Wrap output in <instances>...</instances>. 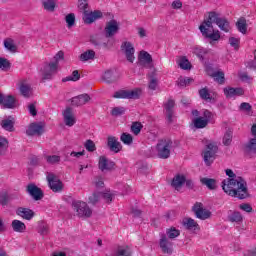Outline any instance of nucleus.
Instances as JSON below:
<instances>
[{"mask_svg":"<svg viewBox=\"0 0 256 256\" xmlns=\"http://www.w3.org/2000/svg\"><path fill=\"white\" fill-rule=\"evenodd\" d=\"M78 8L80 11L83 12V14L87 13V9H89V3L87 2V0H79Z\"/></svg>","mask_w":256,"mask_h":256,"instance_id":"54","label":"nucleus"},{"mask_svg":"<svg viewBox=\"0 0 256 256\" xmlns=\"http://www.w3.org/2000/svg\"><path fill=\"white\" fill-rule=\"evenodd\" d=\"M48 185L53 193H61L63 191V182L55 175V173L48 172L46 174Z\"/></svg>","mask_w":256,"mask_h":256,"instance_id":"6","label":"nucleus"},{"mask_svg":"<svg viewBox=\"0 0 256 256\" xmlns=\"http://www.w3.org/2000/svg\"><path fill=\"white\" fill-rule=\"evenodd\" d=\"M139 65L145 69H153V57L147 51H141L139 55Z\"/></svg>","mask_w":256,"mask_h":256,"instance_id":"12","label":"nucleus"},{"mask_svg":"<svg viewBox=\"0 0 256 256\" xmlns=\"http://www.w3.org/2000/svg\"><path fill=\"white\" fill-rule=\"evenodd\" d=\"M173 141L169 138L161 139L156 145L157 156L159 159H169L171 157V149Z\"/></svg>","mask_w":256,"mask_h":256,"instance_id":"3","label":"nucleus"},{"mask_svg":"<svg viewBox=\"0 0 256 256\" xmlns=\"http://www.w3.org/2000/svg\"><path fill=\"white\" fill-rule=\"evenodd\" d=\"M193 123H194V127H196V129H205V126L209 125V122L207 120L203 119V117H198V118L194 119Z\"/></svg>","mask_w":256,"mask_h":256,"instance_id":"38","label":"nucleus"},{"mask_svg":"<svg viewBox=\"0 0 256 256\" xmlns=\"http://www.w3.org/2000/svg\"><path fill=\"white\" fill-rule=\"evenodd\" d=\"M38 233L42 235V237H45V235H49V225L45 222H39Z\"/></svg>","mask_w":256,"mask_h":256,"instance_id":"40","label":"nucleus"},{"mask_svg":"<svg viewBox=\"0 0 256 256\" xmlns=\"http://www.w3.org/2000/svg\"><path fill=\"white\" fill-rule=\"evenodd\" d=\"M44 159L48 165H59L61 163V156L59 155H46Z\"/></svg>","mask_w":256,"mask_h":256,"instance_id":"32","label":"nucleus"},{"mask_svg":"<svg viewBox=\"0 0 256 256\" xmlns=\"http://www.w3.org/2000/svg\"><path fill=\"white\" fill-rule=\"evenodd\" d=\"M213 23L221 29V31H225V33H229V21L225 17H219V13L217 12H209L208 19L204 20L202 24L199 26L200 33H202L205 39H211V41H219L221 39V34L219 31L213 29Z\"/></svg>","mask_w":256,"mask_h":256,"instance_id":"2","label":"nucleus"},{"mask_svg":"<svg viewBox=\"0 0 256 256\" xmlns=\"http://www.w3.org/2000/svg\"><path fill=\"white\" fill-rule=\"evenodd\" d=\"M2 103L5 109H15L17 107V100L11 95L4 96Z\"/></svg>","mask_w":256,"mask_h":256,"instance_id":"24","label":"nucleus"},{"mask_svg":"<svg viewBox=\"0 0 256 256\" xmlns=\"http://www.w3.org/2000/svg\"><path fill=\"white\" fill-rule=\"evenodd\" d=\"M42 5L46 11L53 13V11H55L57 2L55 0H43Z\"/></svg>","mask_w":256,"mask_h":256,"instance_id":"33","label":"nucleus"},{"mask_svg":"<svg viewBox=\"0 0 256 256\" xmlns=\"http://www.w3.org/2000/svg\"><path fill=\"white\" fill-rule=\"evenodd\" d=\"M183 226L188 229V231H197L199 224L193 218H186L183 220Z\"/></svg>","mask_w":256,"mask_h":256,"instance_id":"27","label":"nucleus"},{"mask_svg":"<svg viewBox=\"0 0 256 256\" xmlns=\"http://www.w3.org/2000/svg\"><path fill=\"white\" fill-rule=\"evenodd\" d=\"M141 129H143V124L140 122H133L131 126V131L134 135H139L141 133Z\"/></svg>","mask_w":256,"mask_h":256,"instance_id":"47","label":"nucleus"},{"mask_svg":"<svg viewBox=\"0 0 256 256\" xmlns=\"http://www.w3.org/2000/svg\"><path fill=\"white\" fill-rule=\"evenodd\" d=\"M192 53L198 57L200 59V61H204L205 60V56L207 55V53H209V50H207L206 48H203L201 46H194L192 48Z\"/></svg>","mask_w":256,"mask_h":256,"instance_id":"25","label":"nucleus"},{"mask_svg":"<svg viewBox=\"0 0 256 256\" xmlns=\"http://www.w3.org/2000/svg\"><path fill=\"white\" fill-rule=\"evenodd\" d=\"M159 245L162 252L167 253L168 255L173 253V243L167 239V236L162 235Z\"/></svg>","mask_w":256,"mask_h":256,"instance_id":"18","label":"nucleus"},{"mask_svg":"<svg viewBox=\"0 0 256 256\" xmlns=\"http://www.w3.org/2000/svg\"><path fill=\"white\" fill-rule=\"evenodd\" d=\"M104 33L107 39L115 37L119 33V23L116 20H110L106 23Z\"/></svg>","mask_w":256,"mask_h":256,"instance_id":"10","label":"nucleus"},{"mask_svg":"<svg viewBox=\"0 0 256 256\" xmlns=\"http://www.w3.org/2000/svg\"><path fill=\"white\" fill-rule=\"evenodd\" d=\"M11 227L15 233H25L27 226L21 220H13Z\"/></svg>","mask_w":256,"mask_h":256,"instance_id":"26","label":"nucleus"},{"mask_svg":"<svg viewBox=\"0 0 256 256\" xmlns=\"http://www.w3.org/2000/svg\"><path fill=\"white\" fill-rule=\"evenodd\" d=\"M228 219L231 223H241V221H243V216H241L240 212H233L228 216Z\"/></svg>","mask_w":256,"mask_h":256,"instance_id":"44","label":"nucleus"},{"mask_svg":"<svg viewBox=\"0 0 256 256\" xmlns=\"http://www.w3.org/2000/svg\"><path fill=\"white\" fill-rule=\"evenodd\" d=\"M72 207L77 217H91L93 214L91 208L83 201H73Z\"/></svg>","mask_w":256,"mask_h":256,"instance_id":"5","label":"nucleus"},{"mask_svg":"<svg viewBox=\"0 0 256 256\" xmlns=\"http://www.w3.org/2000/svg\"><path fill=\"white\" fill-rule=\"evenodd\" d=\"M200 183H202V185H206L210 190L217 189V181L213 178H201Z\"/></svg>","mask_w":256,"mask_h":256,"instance_id":"29","label":"nucleus"},{"mask_svg":"<svg viewBox=\"0 0 256 256\" xmlns=\"http://www.w3.org/2000/svg\"><path fill=\"white\" fill-rule=\"evenodd\" d=\"M42 79H53V75L57 73V63L45 64L40 70Z\"/></svg>","mask_w":256,"mask_h":256,"instance_id":"8","label":"nucleus"},{"mask_svg":"<svg viewBox=\"0 0 256 256\" xmlns=\"http://www.w3.org/2000/svg\"><path fill=\"white\" fill-rule=\"evenodd\" d=\"M228 178L222 181V189L226 195L236 197L237 199H247L249 197V189L247 182L240 176H236L231 169L226 170Z\"/></svg>","mask_w":256,"mask_h":256,"instance_id":"1","label":"nucleus"},{"mask_svg":"<svg viewBox=\"0 0 256 256\" xmlns=\"http://www.w3.org/2000/svg\"><path fill=\"white\" fill-rule=\"evenodd\" d=\"M141 96V89L136 88L134 90H120L115 92L113 97L115 99H139Z\"/></svg>","mask_w":256,"mask_h":256,"instance_id":"7","label":"nucleus"},{"mask_svg":"<svg viewBox=\"0 0 256 256\" xmlns=\"http://www.w3.org/2000/svg\"><path fill=\"white\" fill-rule=\"evenodd\" d=\"M124 113H125V108L123 107H115L111 111V115H113V117H119V115H123Z\"/></svg>","mask_w":256,"mask_h":256,"instance_id":"58","label":"nucleus"},{"mask_svg":"<svg viewBox=\"0 0 256 256\" xmlns=\"http://www.w3.org/2000/svg\"><path fill=\"white\" fill-rule=\"evenodd\" d=\"M120 141L124 143V145H132L133 144V136L129 133H122L120 136Z\"/></svg>","mask_w":256,"mask_h":256,"instance_id":"42","label":"nucleus"},{"mask_svg":"<svg viewBox=\"0 0 256 256\" xmlns=\"http://www.w3.org/2000/svg\"><path fill=\"white\" fill-rule=\"evenodd\" d=\"M101 197H103L106 203H111V201H113V194L111 192L101 193Z\"/></svg>","mask_w":256,"mask_h":256,"instance_id":"60","label":"nucleus"},{"mask_svg":"<svg viewBox=\"0 0 256 256\" xmlns=\"http://www.w3.org/2000/svg\"><path fill=\"white\" fill-rule=\"evenodd\" d=\"M4 47L11 53H15V51H17V46L15 45V42L12 39L5 40Z\"/></svg>","mask_w":256,"mask_h":256,"instance_id":"43","label":"nucleus"},{"mask_svg":"<svg viewBox=\"0 0 256 256\" xmlns=\"http://www.w3.org/2000/svg\"><path fill=\"white\" fill-rule=\"evenodd\" d=\"M26 134L29 137H33V135H42L43 126H41V124L32 123L29 125L28 129L26 130Z\"/></svg>","mask_w":256,"mask_h":256,"instance_id":"20","label":"nucleus"},{"mask_svg":"<svg viewBox=\"0 0 256 256\" xmlns=\"http://www.w3.org/2000/svg\"><path fill=\"white\" fill-rule=\"evenodd\" d=\"M121 49L125 54L127 61L133 63V61H135V47H133V44H131V42H123Z\"/></svg>","mask_w":256,"mask_h":256,"instance_id":"11","label":"nucleus"},{"mask_svg":"<svg viewBox=\"0 0 256 256\" xmlns=\"http://www.w3.org/2000/svg\"><path fill=\"white\" fill-rule=\"evenodd\" d=\"M224 95L227 97V99H233L235 97H241L245 94V90L243 88H234V87H226L224 88Z\"/></svg>","mask_w":256,"mask_h":256,"instance_id":"15","label":"nucleus"},{"mask_svg":"<svg viewBox=\"0 0 256 256\" xmlns=\"http://www.w3.org/2000/svg\"><path fill=\"white\" fill-rule=\"evenodd\" d=\"M8 145H9V142L5 139V137L0 136V156L5 153Z\"/></svg>","mask_w":256,"mask_h":256,"instance_id":"51","label":"nucleus"},{"mask_svg":"<svg viewBox=\"0 0 256 256\" xmlns=\"http://www.w3.org/2000/svg\"><path fill=\"white\" fill-rule=\"evenodd\" d=\"M8 203L9 195L7 194V192L0 193V205H2V207H5V205H7Z\"/></svg>","mask_w":256,"mask_h":256,"instance_id":"57","label":"nucleus"},{"mask_svg":"<svg viewBox=\"0 0 256 256\" xmlns=\"http://www.w3.org/2000/svg\"><path fill=\"white\" fill-rule=\"evenodd\" d=\"M213 77H214L215 81L220 83V85H223L225 83V73H223V72H215L213 74Z\"/></svg>","mask_w":256,"mask_h":256,"instance_id":"52","label":"nucleus"},{"mask_svg":"<svg viewBox=\"0 0 256 256\" xmlns=\"http://www.w3.org/2000/svg\"><path fill=\"white\" fill-rule=\"evenodd\" d=\"M20 93L23 97L29 98L31 97L32 91L31 86L29 84H25L24 82L20 85Z\"/></svg>","mask_w":256,"mask_h":256,"instance_id":"35","label":"nucleus"},{"mask_svg":"<svg viewBox=\"0 0 256 256\" xmlns=\"http://www.w3.org/2000/svg\"><path fill=\"white\" fill-rule=\"evenodd\" d=\"M107 146L113 153H119V151L123 149L121 142H119V139L115 136H109L107 138Z\"/></svg>","mask_w":256,"mask_h":256,"instance_id":"16","label":"nucleus"},{"mask_svg":"<svg viewBox=\"0 0 256 256\" xmlns=\"http://www.w3.org/2000/svg\"><path fill=\"white\" fill-rule=\"evenodd\" d=\"M222 143L225 147H229L233 143V131L227 130L222 138Z\"/></svg>","mask_w":256,"mask_h":256,"instance_id":"34","label":"nucleus"},{"mask_svg":"<svg viewBox=\"0 0 256 256\" xmlns=\"http://www.w3.org/2000/svg\"><path fill=\"white\" fill-rule=\"evenodd\" d=\"M79 79H81V75L79 74V71L74 70L71 76H67L66 78H63L62 81L63 83H67V81H79Z\"/></svg>","mask_w":256,"mask_h":256,"instance_id":"45","label":"nucleus"},{"mask_svg":"<svg viewBox=\"0 0 256 256\" xmlns=\"http://www.w3.org/2000/svg\"><path fill=\"white\" fill-rule=\"evenodd\" d=\"M65 21L67 23L68 29H71V27H74L75 26V14L70 13V14L66 15Z\"/></svg>","mask_w":256,"mask_h":256,"instance_id":"46","label":"nucleus"},{"mask_svg":"<svg viewBox=\"0 0 256 256\" xmlns=\"http://www.w3.org/2000/svg\"><path fill=\"white\" fill-rule=\"evenodd\" d=\"M166 233H167V236L169 237V239H175V238L179 237V235H181V232L179 230H177L175 227L168 229L166 231Z\"/></svg>","mask_w":256,"mask_h":256,"instance_id":"48","label":"nucleus"},{"mask_svg":"<svg viewBox=\"0 0 256 256\" xmlns=\"http://www.w3.org/2000/svg\"><path fill=\"white\" fill-rule=\"evenodd\" d=\"M191 81H193V79L180 77L177 81L178 87H187V85H189Z\"/></svg>","mask_w":256,"mask_h":256,"instance_id":"56","label":"nucleus"},{"mask_svg":"<svg viewBox=\"0 0 256 256\" xmlns=\"http://www.w3.org/2000/svg\"><path fill=\"white\" fill-rule=\"evenodd\" d=\"M178 65L180 69H183L184 71H188V69H191V62L186 57H181L178 61Z\"/></svg>","mask_w":256,"mask_h":256,"instance_id":"41","label":"nucleus"},{"mask_svg":"<svg viewBox=\"0 0 256 256\" xmlns=\"http://www.w3.org/2000/svg\"><path fill=\"white\" fill-rule=\"evenodd\" d=\"M84 147L86 150H88L90 153H93V151H95L97 149V147L95 146V142H93V140H87L84 143Z\"/></svg>","mask_w":256,"mask_h":256,"instance_id":"55","label":"nucleus"},{"mask_svg":"<svg viewBox=\"0 0 256 256\" xmlns=\"http://www.w3.org/2000/svg\"><path fill=\"white\" fill-rule=\"evenodd\" d=\"M16 213L19 217H22V219H26L27 221H31V218L35 217V212L29 208L20 207L17 209Z\"/></svg>","mask_w":256,"mask_h":256,"instance_id":"23","label":"nucleus"},{"mask_svg":"<svg viewBox=\"0 0 256 256\" xmlns=\"http://www.w3.org/2000/svg\"><path fill=\"white\" fill-rule=\"evenodd\" d=\"M183 183H185V176L183 175H176L172 180V187L175 189H181L183 187Z\"/></svg>","mask_w":256,"mask_h":256,"instance_id":"30","label":"nucleus"},{"mask_svg":"<svg viewBox=\"0 0 256 256\" xmlns=\"http://www.w3.org/2000/svg\"><path fill=\"white\" fill-rule=\"evenodd\" d=\"M0 69L2 71H9L11 69V62L6 58H0Z\"/></svg>","mask_w":256,"mask_h":256,"instance_id":"50","label":"nucleus"},{"mask_svg":"<svg viewBox=\"0 0 256 256\" xmlns=\"http://www.w3.org/2000/svg\"><path fill=\"white\" fill-rule=\"evenodd\" d=\"M103 17V12L99 10H95L94 12H84L83 13V21L87 25H91V23H94V21H97V19H101Z\"/></svg>","mask_w":256,"mask_h":256,"instance_id":"13","label":"nucleus"},{"mask_svg":"<svg viewBox=\"0 0 256 256\" xmlns=\"http://www.w3.org/2000/svg\"><path fill=\"white\" fill-rule=\"evenodd\" d=\"M80 61H91L93 59H95V51L93 50H87L86 52H83L80 57H79Z\"/></svg>","mask_w":256,"mask_h":256,"instance_id":"37","label":"nucleus"},{"mask_svg":"<svg viewBox=\"0 0 256 256\" xmlns=\"http://www.w3.org/2000/svg\"><path fill=\"white\" fill-rule=\"evenodd\" d=\"M192 210L195 213L197 219H201L202 221H205V219H209L211 217V212L207 209H204L201 202H196L192 207Z\"/></svg>","mask_w":256,"mask_h":256,"instance_id":"9","label":"nucleus"},{"mask_svg":"<svg viewBox=\"0 0 256 256\" xmlns=\"http://www.w3.org/2000/svg\"><path fill=\"white\" fill-rule=\"evenodd\" d=\"M239 43H241V39L240 38H235V37H230L229 38V44L234 49H239Z\"/></svg>","mask_w":256,"mask_h":256,"instance_id":"59","label":"nucleus"},{"mask_svg":"<svg viewBox=\"0 0 256 256\" xmlns=\"http://www.w3.org/2000/svg\"><path fill=\"white\" fill-rule=\"evenodd\" d=\"M98 167H99L100 171H111V169H113V167H115V162L110 161L105 156H101L99 159Z\"/></svg>","mask_w":256,"mask_h":256,"instance_id":"19","label":"nucleus"},{"mask_svg":"<svg viewBox=\"0 0 256 256\" xmlns=\"http://www.w3.org/2000/svg\"><path fill=\"white\" fill-rule=\"evenodd\" d=\"M173 107H175V100L169 99L168 102L165 104L167 119L169 123L173 121Z\"/></svg>","mask_w":256,"mask_h":256,"instance_id":"28","label":"nucleus"},{"mask_svg":"<svg viewBox=\"0 0 256 256\" xmlns=\"http://www.w3.org/2000/svg\"><path fill=\"white\" fill-rule=\"evenodd\" d=\"M217 151H219L217 143L210 142L206 145V149L203 152V159L205 165H212L213 161H215V155H217Z\"/></svg>","mask_w":256,"mask_h":256,"instance_id":"4","label":"nucleus"},{"mask_svg":"<svg viewBox=\"0 0 256 256\" xmlns=\"http://www.w3.org/2000/svg\"><path fill=\"white\" fill-rule=\"evenodd\" d=\"M239 109H240V111L249 112V111H251L252 107H251V104H249L247 102H243L240 104Z\"/></svg>","mask_w":256,"mask_h":256,"instance_id":"63","label":"nucleus"},{"mask_svg":"<svg viewBox=\"0 0 256 256\" xmlns=\"http://www.w3.org/2000/svg\"><path fill=\"white\" fill-rule=\"evenodd\" d=\"M101 199V193L99 192H94L90 197H89V203L92 205H96L99 203V200Z\"/></svg>","mask_w":256,"mask_h":256,"instance_id":"53","label":"nucleus"},{"mask_svg":"<svg viewBox=\"0 0 256 256\" xmlns=\"http://www.w3.org/2000/svg\"><path fill=\"white\" fill-rule=\"evenodd\" d=\"M211 117H213V113L209 110H204L202 114V118L209 123L211 121Z\"/></svg>","mask_w":256,"mask_h":256,"instance_id":"61","label":"nucleus"},{"mask_svg":"<svg viewBox=\"0 0 256 256\" xmlns=\"http://www.w3.org/2000/svg\"><path fill=\"white\" fill-rule=\"evenodd\" d=\"M236 27H237L238 31L240 33H242V35H246L247 34V20L245 18H240L236 22Z\"/></svg>","mask_w":256,"mask_h":256,"instance_id":"31","label":"nucleus"},{"mask_svg":"<svg viewBox=\"0 0 256 256\" xmlns=\"http://www.w3.org/2000/svg\"><path fill=\"white\" fill-rule=\"evenodd\" d=\"M240 209L246 213H251L253 211V207H251L250 204H241Z\"/></svg>","mask_w":256,"mask_h":256,"instance_id":"64","label":"nucleus"},{"mask_svg":"<svg viewBox=\"0 0 256 256\" xmlns=\"http://www.w3.org/2000/svg\"><path fill=\"white\" fill-rule=\"evenodd\" d=\"M27 193H29L35 201H41V199H43V191L35 184H29L27 186Z\"/></svg>","mask_w":256,"mask_h":256,"instance_id":"17","label":"nucleus"},{"mask_svg":"<svg viewBox=\"0 0 256 256\" xmlns=\"http://www.w3.org/2000/svg\"><path fill=\"white\" fill-rule=\"evenodd\" d=\"M0 125L4 131H8L9 133H13V131H15V120L11 116L7 119H3Z\"/></svg>","mask_w":256,"mask_h":256,"instance_id":"21","label":"nucleus"},{"mask_svg":"<svg viewBox=\"0 0 256 256\" xmlns=\"http://www.w3.org/2000/svg\"><path fill=\"white\" fill-rule=\"evenodd\" d=\"M63 57H65V53L63 51H59L55 56H54V61L52 63H56L59 65V61L63 60Z\"/></svg>","mask_w":256,"mask_h":256,"instance_id":"62","label":"nucleus"},{"mask_svg":"<svg viewBox=\"0 0 256 256\" xmlns=\"http://www.w3.org/2000/svg\"><path fill=\"white\" fill-rule=\"evenodd\" d=\"M63 119H64V123L67 127H73V125H75V123H77L75 114H73V109H71L70 107L66 108L63 111Z\"/></svg>","mask_w":256,"mask_h":256,"instance_id":"14","label":"nucleus"},{"mask_svg":"<svg viewBox=\"0 0 256 256\" xmlns=\"http://www.w3.org/2000/svg\"><path fill=\"white\" fill-rule=\"evenodd\" d=\"M199 95L201 99H204V101H211V94L209 93V89L207 88L200 89Z\"/></svg>","mask_w":256,"mask_h":256,"instance_id":"49","label":"nucleus"},{"mask_svg":"<svg viewBox=\"0 0 256 256\" xmlns=\"http://www.w3.org/2000/svg\"><path fill=\"white\" fill-rule=\"evenodd\" d=\"M89 101H91V97L89 96V94H81L72 98V105H76V107H81V105H85V103H89Z\"/></svg>","mask_w":256,"mask_h":256,"instance_id":"22","label":"nucleus"},{"mask_svg":"<svg viewBox=\"0 0 256 256\" xmlns=\"http://www.w3.org/2000/svg\"><path fill=\"white\" fill-rule=\"evenodd\" d=\"M102 79L106 82V83H115V81H117V78L115 77V75L113 74V70H107L104 72Z\"/></svg>","mask_w":256,"mask_h":256,"instance_id":"36","label":"nucleus"},{"mask_svg":"<svg viewBox=\"0 0 256 256\" xmlns=\"http://www.w3.org/2000/svg\"><path fill=\"white\" fill-rule=\"evenodd\" d=\"M246 153H256V138H252L245 145Z\"/></svg>","mask_w":256,"mask_h":256,"instance_id":"39","label":"nucleus"}]
</instances>
